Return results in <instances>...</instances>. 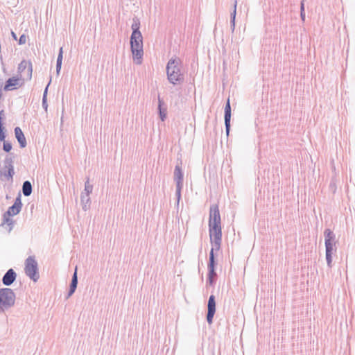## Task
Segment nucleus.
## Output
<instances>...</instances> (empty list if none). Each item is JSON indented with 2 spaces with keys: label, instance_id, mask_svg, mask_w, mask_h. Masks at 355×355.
<instances>
[{
  "label": "nucleus",
  "instance_id": "obj_25",
  "mask_svg": "<svg viewBox=\"0 0 355 355\" xmlns=\"http://www.w3.org/2000/svg\"><path fill=\"white\" fill-rule=\"evenodd\" d=\"M236 6H237V1L235 0L234 3L233 10L230 14V22H233V21H235L236 15Z\"/></svg>",
  "mask_w": 355,
  "mask_h": 355
},
{
  "label": "nucleus",
  "instance_id": "obj_28",
  "mask_svg": "<svg viewBox=\"0 0 355 355\" xmlns=\"http://www.w3.org/2000/svg\"><path fill=\"white\" fill-rule=\"evenodd\" d=\"M6 134L3 125H0V141H5Z\"/></svg>",
  "mask_w": 355,
  "mask_h": 355
},
{
  "label": "nucleus",
  "instance_id": "obj_7",
  "mask_svg": "<svg viewBox=\"0 0 355 355\" xmlns=\"http://www.w3.org/2000/svg\"><path fill=\"white\" fill-rule=\"evenodd\" d=\"M22 203L21 201V194L19 193L18 196L16 198L14 204L10 207L8 211L6 212L5 215L7 214L10 216H12L19 214L21 209Z\"/></svg>",
  "mask_w": 355,
  "mask_h": 355
},
{
  "label": "nucleus",
  "instance_id": "obj_22",
  "mask_svg": "<svg viewBox=\"0 0 355 355\" xmlns=\"http://www.w3.org/2000/svg\"><path fill=\"white\" fill-rule=\"evenodd\" d=\"M93 187L89 182V180H87L85 184V189L81 193H87V195H89L92 192Z\"/></svg>",
  "mask_w": 355,
  "mask_h": 355
},
{
  "label": "nucleus",
  "instance_id": "obj_27",
  "mask_svg": "<svg viewBox=\"0 0 355 355\" xmlns=\"http://www.w3.org/2000/svg\"><path fill=\"white\" fill-rule=\"evenodd\" d=\"M300 17L302 21L305 20L304 3V0L302 1L300 5Z\"/></svg>",
  "mask_w": 355,
  "mask_h": 355
},
{
  "label": "nucleus",
  "instance_id": "obj_30",
  "mask_svg": "<svg viewBox=\"0 0 355 355\" xmlns=\"http://www.w3.org/2000/svg\"><path fill=\"white\" fill-rule=\"evenodd\" d=\"M63 50L62 47H61L59 50V53L57 58V62H62V58H63Z\"/></svg>",
  "mask_w": 355,
  "mask_h": 355
},
{
  "label": "nucleus",
  "instance_id": "obj_29",
  "mask_svg": "<svg viewBox=\"0 0 355 355\" xmlns=\"http://www.w3.org/2000/svg\"><path fill=\"white\" fill-rule=\"evenodd\" d=\"M216 312H207V321L211 324L213 322V318Z\"/></svg>",
  "mask_w": 355,
  "mask_h": 355
},
{
  "label": "nucleus",
  "instance_id": "obj_26",
  "mask_svg": "<svg viewBox=\"0 0 355 355\" xmlns=\"http://www.w3.org/2000/svg\"><path fill=\"white\" fill-rule=\"evenodd\" d=\"M3 149L4 151L9 153L12 150V144L8 141H4Z\"/></svg>",
  "mask_w": 355,
  "mask_h": 355
},
{
  "label": "nucleus",
  "instance_id": "obj_24",
  "mask_svg": "<svg viewBox=\"0 0 355 355\" xmlns=\"http://www.w3.org/2000/svg\"><path fill=\"white\" fill-rule=\"evenodd\" d=\"M14 158H15V157L12 155V154L7 155L3 160V164H14Z\"/></svg>",
  "mask_w": 355,
  "mask_h": 355
},
{
  "label": "nucleus",
  "instance_id": "obj_13",
  "mask_svg": "<svg viewBox=\"0 0 355 355\" xmlns=\"http://www.w3.org/2000/svg\"><path fill=\"white\" fill-rule=\"evenodd\" d=\"M15 173V172H12L10 170L8 171V169L1 167L0 168V180L1 182H12Z\"/></svg>",
  "mask_w": 355,
  "mask_h": 355
},
{
  "label": "nucleus",
  "instance_id": "obj_10",
  "mask_svg": "<svg viewBox=\"0 0 355 355\" xmlns=\"http://www.w3.org/2000/svg\"><path fill=\"white\" fill-rule=\"evenodd\" d=\"M17 274L12 268L7 270L2 278V283L4 286H10L16 279Z\"/></svg>",
  "mask_w": 355,
  "mask_h": 355
},
{
  "label": "nucleus",
  "instance_id": "obj_37",
  "mask_svg": "<svg viewBox=\"0 0 355 355\" xmlns=\"http://www.w3.org/2000/svg\"><path fill=\"white\" fill-rule=\"evenodd\" d=\"M6 223H8V225H11L12 223V220L9 219V218H6Z\"/></svg>",
  "mask_w": 355,
  "mask_h": 355
},
{
  "label": "nucleus",
  "instance_id": "obj_32",
  "mask_svg": "<svg viewBox=\"0 0 355 355\" xmlns=\"http://www.w3.org/2000/svg\"><path fill=\"white\" fill-rule=\"evenodd\" d=\"M3 168L8 169V171L10 170V171H12V172H15L14 164H3Z\"/></svg>",
  "mask_w": 355,
  "mask_h": 355
},
{
  "label": "nucleus",
  "instance_id": "obj_34",
  "mask_svg": "<svg viewBox=\"0 0 355 355\" xmlns=\"http://www.w3.org/2000/svg\"><path fill=\"white\" fill-rule=\"evenodd\" d=\"M62 62H56V73L57 74L60 73V69H61Z\"/></svg>",
  "mask_w": 355,
  "mask_h": 355
},
{
  "label": "nucleus",
  "instance_id": "obj_2",
  "mask_svg": "<svg viewBox=\"0 0 355 355\" xmlns=\"http://www.w3.org/2000/svg\"><path fill=\"white\" fill-rule=\"evenodd\" d=\"M181 61L179 58H171L166 64L167 78L173 85L180 84L184 82V75L180 69Z\"/></svg>",
  "mask_w": 355,
  "mask_h": 355
},
{
  "label": "nucleus",
  "instance_id": "obj_21",
  "mask_svg": "<svg viewBox=\"0 0 355 355\" xmlns=\"http://www.w3.org/2000/svg\"><path fill=\"white\" fill-rule=\"evenodd\" d=\"M207 311H216V300L213 295L209 296L207 304Z\"/></svg>",
  "mask_w": 355,
  "mask_h": 355
},
{
  "label": "nucleus",
  "instance_id": "obj_33",
  "mask_svg": "<svg viewBox=\"0 0 355 355\" xmlns=\"http://www.w3.org/2000/svg\"><path fill=\"white\" fill-rule=\"evenodd\" d=\"M4 118H5L4 110H2L0 111V125H3V120Z\"/></svg>",
  "mask_w": 355,
  "mask_h": 355
},
{
  "label": "nucleus",
  "instance_id": "obj_12",
  "mask_svg": "<svg viewBox=\"0 0 355 355\" xmlns=\"http://www.w3.org/2000/svg\"><path fill=\"white\" fill-rule=\"evenodd\" d=\"M28 69L27 76L29 80L31 79L33 67L32 63L31 62H27L26 60H22L18 65V72L19 73H22L24 72L26 69Z\"/></svg>",
  "mask_w": 355,
  "mask_h": 355
},
{
  "label": "nucleus",
  "instance_id": "obj_35",
  "mask_svg": "<svg viewBox=\"0 0 355 355\" xmlns=\"http://www.w3.org/2000/svg\"><path fill=\"white\" fill-rule=\"evenodd\" d=\"M230 25H231L232 32H234V29H235V21H233V22H230Z\"/></svg>",
  "mask_w": 355,
  "mask_h": 355
},
{
  "label": "nucleus",
  "instance_id": "obj_1",
  "mask_svg": "<svg viewBox=\"0 0 355 355\" xmlns=\"http://www.w3.org/2000/svg\"><path fill=\"white\" fill-rule=\"evenodd\" d=\"M209 236L211 243L213 245L209 252L208 263V277L207 284L212 286L216 282L217 274L215 271L216 262L214 257V250H218L222 241V232L220 225V216L218 206L216 204L212 205L209 209Z\"/></svg>",
  "mask_w": 355,
  "mask_h": 355
},
{
  "label": "nucleus",
  "instance_id": "obj_6",
  "mask_svg": "<svg viewBox=\"0 0 355 355\" xmlns=\"http://www.w3.org/2000/svg\"><path fill=\"white\" fill-rule=\"evenodd\" d=\"M24 270L26 275L33 282L39 279L38 265L34 257L30 256L26 259Z\"/></svg>",
  "mask_w": 355,
  "mask_h": 355
},
{
  "label": "nucleus",
  "instance_id": "obj_20",
  "mask_svg": "<svg viewBox=\"0 0 355 355\" xmlns=\"http://www.w3.org/2000/svg\"><path fill=\"white\" fill-rule=\"evenodd\" d=\"M50 83H51V80L49 81V84L46 87V88L44 89V94H43V96H42V107L45 110V111L47 110V107H48V104H47V92H48V87H49V86L50 85Z\"/></svg>",
  "mask_w": 355,
  "mask_h": 355
},
{
  "label": "nucleus",
  "instance_id": "obj_15",
  "mask_svg": "<svg viewBox=\"0 0 355 355\" xmlns=\"http://www.w3.org/2000/svg\"><path fill=\"white\" fill-rule=\"evenodd\" d=\"M163 100L160 98L159 96H158V112L159 117L162 121H164L166 118L167 113L166 107H163Z\"/></svg>",
  "mask_w": 355,
  "mask_h": 355
},
{
  "label": "nucleus",
  "instance_id": "obj_17",
  "mask_svg": "<svg viewBox=\"0 0 355 355\" xmlns=\"http://www.w3.org/2000/svg\"><path fill=\"white\" fill-rule=\"evenodd\" d=\"M80 202L83 210H87L90 207V198L89 195L87 193H81L80 195Z\"/></svg>",
  "mask_w": 355,
  "mask_h": 355
},
{
  "label": "nucleus",
  "instance_id": "obj_31",
  "mask_svg": "<svg viewBox=\"0 0 355 355\" xmlns=\"http://www.w3.org/2000/svg\"><path fill=\"white\" fill-rule=\"evenodd\" d=\"M26 36L24 34H23L19 37V44H26Z\"/></svg>",
  "mask_w": 355,
  "mask_h": 355
},
{
  "label": "nucleus",
  "instance_id": "obj_11",
  "mask_svg": "<svg viewBox=\"0 0 355 355\" xmlns=\"http://www.w3.org/2000/svg\"><path fill=\"white\" fill-rule=\"evenodd\" d=\"M182 162L180 161V163H178L175 167L174 170V181L176 183V185H183V173L182 170Z\"/></svg>",
  "mask_w": 355,
  "mask_h": 355
},
{
  "label": "nucleus",
  "instance_id": "obj_9",
  "mask_svg": "<svg viewBox=\"0 0 355 355\" xmlns=\"http://www.w3.org/2000/svg\"><path fill=\"white\" fill-rule=\"evenodd\" d=\"M21 79L15 77L8 78L5 84L4 90L10 91L17 87H21L23 85V82H20Z\"/></svg>",
  "mask_w": 355,
  "mask_h": 355
},
{
  "label": "nucleus",
  "instance_id": "obj_16",
  "mask_svg": "<svg viewBox=\"0 0 355 355\" xmlns=\"http://www.w3.org/2000/svg\"><path fill=\"white\" fill-rule=\"evenodd\" d=\"M76 270H77V269L76 268ZM77 285H78V277H77V272H76V270H75V272L73 275L72 279H71V284H70L69 290L68 292V297H69L73 294V293L75 292V291L77 288Z\"/></svg>",
  "mask_w": 355,
  "mask_h": 355
},
{
  "label": "nucleus",
  "instance_id": "obj_8",
  "mask_svg": "<svg viewBox=\"0 0 355 355\" xmlns=\"http://www.w3.org/2000/svg\"><path fill=\"white\" fill-rule=\"evenodd\" d=\"M231 105L230 98L227 99L225 106L224 120L225 125V132L227 135H229L230 131V121H231Z\"/></svg>",
  "mask_w": 355,
  "mask_h": 355
},
{
  "label": "nucleus",
  "instance_id": "obj_19",
  "mask_svg": "<svg viewBox=\"0 0 355 355\" xmlns=\"http://www.w3.org/2000/svg\"><path fill=\"white\" fill-rule=\"evenodd\" d=\"M22 192L25 196H29L32 193V184L30 181L24 182L22 185Z\"/></svg>",
  "mask_w": 355,
  "mask_h": 355
},
{
  "label": "nucleus",
  "instance_id": "obj_4",
  "mask_svg": "<svg viewBox=\"0 0 355 355\" xmlns=\"http://www.w3.org/2000/svg\"><path fill=\"white\" fill-rule=\"evenodd\" d=\"M15 293L11 288H0V311L12 308L15 304Z\"/></svg>",
  "mask_w": 355,
  "mask_h": 355
},
{
  "label": "nucleus",
  "instance_id": "obj_14",
  "mask_svg": "<svg viewBox=\"0 0 355 355\" xmlns=\"http://www.w3.org/2000/svg\"><path fill=\"white\" fill-rule=\"evenodd\" d=\"M15 135L17 141L19 142L20 148H25L27 145L26 139L24 132L19 127H16L15 128Z\"/></svg>",
  "mask_w": 355,
  "mask_h": 355
},
{
  "label": "nucleus",
  "instance_id": "obj_5",
  "mask_svg": "<svg viewBox=\"0 0 355 355\" xmlns=\"http://www.w3.org/2000/svg\"><path fill=\"white\" fill-rule=\"evenodd\" d=\"M325 249H326V261L327 266L331 268L332 265V254L334 251V245H335L336 236L330 229H326L324 232Z\"/></svg>",
  "mask_w": 355,
  "mask_h": 355
},
{
  "label": "nucleus",
  "instance_id": "obj_3",
  "mask_svg": "<svg viewBox=\"0 0 355 355\" xmlns=\"http://www.w3.org/2000/svg\"><path fill=\"white\" fill-rule=\"evenodd\" d=\"M130 48L134 62L140 64L144 55L142 35L130 36Z\"/></svg>",
  "mask_w": 355,
  "mask_h": 355
},
{
  "label": "nucleus",
  "instance_id": "obj_23",
  "mask_svg": "<svg viewBox=\"0 0 355 355\" xmlns=\"http://www.w3.org/2000/svg\"><path fill=\"white\" fill-rule=\"evenodd\" d=\"M183 185H176V191H175V196L177 198V206L179 205L180 200L181 198V190L182 189Z\"/></svg>",
  "mask_w": 355,
  "mask_h": 355
},
{
  "label": "nucleus",
  "instance_id": "obj_18",
  "mask_svg": "<svg viewBox=\"0 0 355 355\" xmlns=\"http://www.w3.org/2000/svg\"><path fill=\"white\" fill-rule=\"evenodd\" d=\"M139 26H140L139 19L137 17H134L133 23L131 26L132 30V33L131 35H137V36L141 35V33L139 31Z\"/></svg>",
  "mask_w": 355,
  "mask_h": 355
},
{
  "label": "nucleus",
  "instance_id": "obj_36",
  "mask_svg": "<svg viewBox=\"0 0 355 355\" xmlns=\"http://www.w3.org/2000/svg\"><path fill=\"white\" fill-rule=\"evenodd\" d=\"M11 35H12V37L15 40H17V35H16L13 31H11Z\"/></svg>",
  "mask_w": 355,
  "mask_h": 355
}]
</instances>
